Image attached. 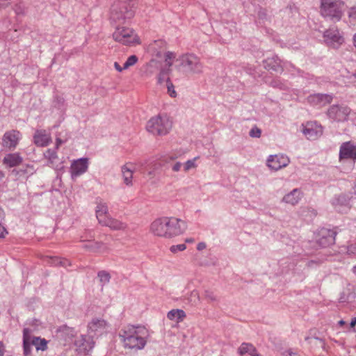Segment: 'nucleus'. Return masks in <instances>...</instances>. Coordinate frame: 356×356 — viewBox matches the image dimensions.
Instances as JSON below:
<instances>
[{"mask_svg": "<svg viewBox=\"0 0 356 356\" xmlns=\"http://www.w3.org/2000/svg\"><path fill=\"white\" fill-rule=\"evenodd\" d=\"M101 224L113 230H124L127 228L124 222L110 217H107Z\"/></svg>", "mask_w": 356, "mask_h": 356, "instance_id": "obj_25", "label": "nucleus"}, {"mask_svg": "<svg viewBox=\"0 0 356 356\" xmlns=\"http://www.w3.org/2000/svg\"><path fill=\"white\" fill-rule=\"evenodd\" d=\"M332 97L327 94H314L307 97V102L312 106H323L332 102Z\"/></svg>", "mask_w": 356, "mask_h": 356, "instance_id": "obj_21", "label": "nucleus"}, {"mask_svg": "<svg viewBox=\"0 0 356 356\" xmlns=\"http://www.w3.org/2000/svg\"><path fill=\"white\" fill-rule=\"evenodd\" d=\"M166 86L168 88V93L169 94V95L172 97H175L177 96V92L175 90L172 83L170 81L169 78H167Z\"/></svg>", "mask_w": 356, "mask_h": 356, "instance_id": "obj_43", "label": "nucleus"}, {"mask_svg": "<svg viewBox=\"0 0 356 356\" xmlns=\"http://www.w3.org/2000/svg\"><path fill=\"white\" fill-rule=\"evenodd\" d=\"M63 140L60 138H56V148L58 149L59 147V146L63 143Z\"/></svg>", "mask_w": 356, "mask_h": 356, "instance_id": "obj_55", "label": "nucleus"}, {"mask_svg": "<svg viewBox=\"0 0 356 356\" xmlns=\"http://www.w3.org/2000/svg\"><path fill=\"white\" fill-rule=\"evenodd\" d=\"M349 22L353 26H356V6L351 7L348 10Z\"/></svg>", "mask_w": 356, "mask_h": 356, "instance_id": "obj_41", "label": "nucleus"}, {"mask_svg": "<svg viewBox=\"0 0 356 356\" xmlns=\"http://www.w3.org/2000/svg\"><path fill=\"white\" fill-rule=\"evenodd\" d=\"M113 39L125 45L138 43V38L134 31L129 28L118 27L113 33Z\"/></svg>", "mask_w": 356, "mask_h": 356, "instance_id": "obj_6", "label": "nucleus"}, {"mask_svg": "<svg viewBox=\"0 0 356 356\" xmlns=\"http://www.w3.org/2000/svg\"><path fill=\"white\" fill-rule=\"evenodd\" d=\"M22 138L21 133L17 130L6 131L2 138V145L10 150L14 149L17 146Z\"/></svg>", "mask_w": 356, "mask_h": 356, "instance_id": "obj_10", "label": "nucleus"}, {"mask_svg": "<svg viewBox=\"0 0 356 356\" xmlns=\"http://www.w3.org/2000/svg\"><path fill=\"white\" fill-rule=\"evenodd\" d=\"M302 133L309 140H316L322 135L323 128L314 123H307L303 128Z\"/></svg>", "mask_w": 356, "mask_h": 356, "instance_id": "obj_18", "label": "nucleus"}, {"mask_svg": "<svg viewBox=\"0 0 356 356\" xmlns=\"http://www.w3.org/2000/svg\"><path fill=\"white\" fill-rule=\"evenodd\" d=\"M325 42L334 48H337L343 42V38L338 29L332 28L325 31L323 35Z\"/></svg>", "mask_w": 356, "mask_h": 356, "instance_id": "obj_14", "label": "nucleus"}, {"mask_svg": "<svg viewBox=\"0 0 356 356\" xmlns=\"http://www.w3.org/2000/svg\"><path fill=\"white\" fill-rule=\"evenodd\" d=\"M345 324H346V322L343 320H341L339 321V325H343Z\"/></svg>", "mask_w": 356, "mask_h": 356, "instance_id": "obj_59", "label": "nucleus"}, {"mask_svg": "<svg viewBox=\"0 0 356 356\" xmlns=\"http://www.w3.org/2000/svg\"><path fill=\"white\" fill-rule=\"evenodd\" d=\"M261 134V129L257 127H254L252 129H251V130L250 131V133H249L250 136H251L252 138H260Z\"/></svg>", "mask_w": 356, "mask_h": 356, "instance_id": "obj_46", "label": "nucleus"}, {"mask_svg": "<svg viewBox=\"0 0 356 356\" xmlns=\"http://www.w3.org/2000/svg\"><path fill=\"white\" fill-rule=\"evenodd\" d=\"M186 245L185 244L182 243V244L172 245L170 248V250L172 253H177L178 252L184 251V250H186Z\"/></svg>", "mask_w": 356, "mask_h": 356, "instance_id": "obj_44", "label": "nucleus"}, {"mask_svg": "<svg viewBox=\"0 0 356 356\" xmlns=\"http://www.w3.org/2000/svg\"><path fill=\"white\" fill-rule=\"evenodd\" d=\"M31 339V330L29 328H24L23 330V348L25 356H29L31 355V346H32Z\"/></svg>", "mask_w": 356, "mask_h": 356, "instance_id": "obj_29", "label": "nucleus"}, {"mask_svg": "<svg viewBox=\"0 0 356 356\" xmlns=\"http://www.w3.org/2000/svg\"><path fill=\"white\" fill-rule=\"evenodd\" d=\"M25 10H26V8H25L24 5L22 3H18L14 6V10H15V13L18 15H24Z\"/></svg>", "mask_w": 356, "mask_h": 356, "instance_id": "obj_45", "label": "nucleus"}, {"mask_svg": "<svg viewBox=\"0 0 356 356\" xmlns=\"http://www.w3.org/2000/svg\"><path fill=\"white\" fill-rule=\"evenodd\" d=\"M10 0H0V7H4L7 6Z\"/></svg>", "mask_w": 356, "mask_h": 356, "instance_id": "obj_54", "label": "nucleus"}, {"mask_svg": "<svg viewBox=\"0 0 356 356\" xmlns=\"http://www.w3.org/2000/svg\"><path fill=\"white\" fill-rule=\"evenodd\" d=\"M114 67H115V69L118 72H122V70H124L123 67H122L119 65V63H118V62H115V63H114Z\"/></svg>", "mask_w": 356, "mask_h": 356, "instance_id": "obj_52", "label": "nucleus"}, {"mask_svg": "<svg viewBox=\"0 0 356 356\" xmlns=\"http://www.w3.org/2000/svg\"><path fill=\"white\" fill-rule=\"evenodd\" d=\"M354 192L356 194V179H355V184H354Z\"/></svg>", "mask_w": 356, "mask_h": 356, "instance_id": "obj_61", "label": "nucleus"}, {"mask_svg": "<svg viewBox=\"0 0 356 356\" xmlns=\"http://www.w3.org/2000/svg\"><path fill=\"white\" fill-rule=\"evenodd\" d=\"M4 177V173L0 171V181Z\"/></svg>", "mask_w": 356, "mask_h": 356, "instance_id": "obj_60", "label": "nucleus"}, {"mask_svg": "<svg viewBox=\"0 0 356 356\" xmlns=\"http://www.w3.org/2000/svg\"><path fill=\"white\" fill-rule=\"evenodd\" d=\"M7 231L4 227L0 225V238H3L5 234H7Z\"/></svg>", "mask_w": 356, "mask_h": 356, "instance_id": "obj_50", "label": "nucleus"}, {"mask_svg": "<svg viewBox=\"0 0 356 356\" xmlns=\"http://www.w3.org/2000/svg\"><path fill=\"white\" fill-rule=\"evenodd\" d=\"M181 166L183 164L181 162H176L172 165V170L173 172H177L181 170Z\"/></svg>", "mask_w": 356, "mask_h": 356, "instance_id": "obj_48", "label": "nucleus"}, {"mask_svg": "<svg viewBox=\"0 0 356 356\" xmlns=\"http://www.w3.org/2000/svg\"><path fill=\"white\" fill-rule=\"evenodd\" d=\"M34 143L40 147L47 146L51 142V138L44 130H37L33 136Z\"/></svg>", "mask_w": 356, "mask_h": 356, "instance_id": "obj_22", "label": "nucleus"}, {"mask_svg": "<svg viewBox=\"0 0 356 356\" xmlns=\"http://www.w3.org/2000/svg\"><path fill=\"white\" fill-rule=\"evenodd\" d=\"M204 298L209 302H217L218 300L217 296L215 294L214 291L210 289H205L203 293Z\"/></svg>", "mask_w": 356, "mask_h": 356, "instance_id": "obj_37", "label": "nucleus"}, {"mask_svg": "<svg viewBox=\"0 0 356 356\" xmlns=\"http://www.w3.org/2000/svg\"><path fill=\"white\" fill-rule=\"evenodd\" d=\"M135 11L136 6L134 2H122L114 6L111 18L120 24H123L134 17Z\"/></svg>", "mask_w": 356, "mask_h": 356, "instance_id": "obj_4", "label": "nucleus"}, {"mask_svg": "<svg viewBox=\"0 0 356 356\" xmlns=\"http://www.w3.org/2000/svg\"><path fill=\"white\" fill-rule=\"evenodd\" d=\"M132 164L131 163H126L121 168V172L124 180V183L129 186H132V179L134 170L131 168Z\"/></svg>", "mask_w": 356, "mask_h": 356, "instance_id": "obj_24", "label": "nucleus"}, {"mask_svg": "<svg viewBox=\"0 0 356 356\" xmlns=\"http://www.w3.org/2000/svg\"><path fill=\"white\" fill-rule=\"evenodd\" d=\"M31 342L37 350H45L47 348V342L44 339L31 336Z\"/></svg>", "mask_w": 356, "mask_h": 356, "instance_id": "obj_30", "label": "nucleus"}, {"mask_svg": "<svg viewBox=\"0 0 356 356\" xmlns=\"http://www.w3.org/2000/svg\"><path fill=\"white\" fill-rule=\"evenodd\" d=\"M302 196V192L300 189L295 188L292 190L290 193L286 194L283 198L282 202L289 204L291 205L297 204L300 200H301Z\"/></svg>", "mask_w": 356, "mask_h": 356, "instance_id": "obj_23", "label": "nucleus"}, {"mask_svg": "<svg viewBox=\"0 0 356 356\" xmlns=\"http://www.w3.org/2000/svg\"><path fill=\"white\" fill-rule=\"evenodd\" d=\"M49 263L51 265H60L65 267L69 265V262L67 259L59 257H50Z\"/></svg>", "mask_w": 356, "mask_h": 356, "instance_id": "obj_39", "label": "nucleus"}, {"mask_svg": "<svg viewBox=\"0 0 356 356\" xmlns=\"http://www.w3.org/2000/svg\"><path fill=\"white\" fill-rule=\"evenodd\" d=\"M284 356H300L298 354L296 353H293L291 350L286 351L283 353Z\"/></svg>", "mask_w": 356, "mask_h": 356, "instance_id": "obj_53", "label": "nucleus"}, {"mask_svg": "<svg viewBox=\"0 0 356 356\" xmlns=\"http://www.w3.org/2000/svg\"><path fill=\"white\" fill-rule=\"evenodd\" d=\"M206 247H207V245H206V243H204V242H200V243H199L197 244V249L198 250H200H200H204V249L206 248Z\"/></svg>", "mask_w": 356, "mask_h": 356, "instance_id": "obj_51", "label": "nucleus"}, {"mask_svg": "<svg viewBox=\"0 0 356 356\" xmlns=\"http://www.w3.org/2000/svg\"><path fill=\"white\" fill-rule=\"evenodd\" d=\"M355 325H356V317L353 318L351 319V321H350V327L351 328H353V327H355Z\"/></svg>", "mask_w": 356, "mask_h": 356, "instance_id": "obj_56", "label": "nucleus"}, {"mask_svg": "<svg viewBox=\"0 0 356 356\" xmlns=\"http://www.w3.org/2000/svg\"><path fill=\"white\" fill-rule=\"evenodd\" d=\"M188 302L193 306H196L200 302V297L197 291H192L187 297Z\"/></svg>", "mask_w": 356, "mask_h": 356, "instance_id": "obj_34", "label": "nucleus"}, {"mask_svg": "<svg viewBox=\"0 0 356 356\" xmlns=\"http://www.w3.org/2000/svg\"><path fill=\"white\" fill-rule=\"evenodd\" d=\"M138 61V58L135 55L130 56L126 62L124 63L123 68L128 69L129 67L134 65Z\"/></svg>", "mask_w": 356, "mask_h": 356, "instance_id": "obj_42", "label": "nucleus"}, {"mask_svg": "<svg viewBox=\"0 0 356 356\" xmlns=\"http://www.w3.org/2000/svg\"><path fill=\"white\" fill-rule=\"evenodd\" d=\"M148 332L144 327L128 325L119 332V337L126 349L139 350L145 348L148 338Z\"/></svg>", "mask_w": 356, "mask_h": 356, "instance_id": "obj_1", "label": "nucleus"}, {"mask_svg": "<svg viewBox=\"0 0 356 356\" xmlns=\"http://www.w3.org/2000/svg\"><path fill=\"white\" fill-rule=\"evenodd\" d=\"M286 65V62L281 60L276 56L272 58H268L264 60V66L267 70H271L279 73H282L283 72L284 67Z\"/></svg>", "mask_w": 356, "mask_h": 356, "instance_id": "obj_20", "label": "nucleus"}, {"mask_svg": "<svg viewBox=\"0 0 356 356\" xmlns=\"http://www.w3.org/2000/svg\"><path fill=\"white\" fill-rule=\"evenodd\" d=\"M107 206L104 204H99L96 208V216L99 223H102L108 216L107 213Z\"/></svg>", "mask_w": 356, "mask_h": 356, "instance_id": "obj_31", "label": "nucleus"}, {"mask_svg": "<svg viewBox=\"0 0 356 356\" xmlns=\"http://www.w3.org/2000/svg\"><path fill=\"white\" fill-rule=\"evenodd\" d=\"M353 273L356 275V266L353 268Z\"/></svg>", "mask_w": 356, "mask_h": 356, "instance_id": "obj_62", "label": "nucleus"}, {"mask_svg": "<svg viewBox=\"0 0 356 356\" xmlns=\"http://www.w3.org/2000/svg\"><path fill=\"white\" fill-rule=\"evenodd\" d=\"M180 66L186 72L193 74H201L203 72V64L200 58L193 54H186L180 56Z\"/></svg>", "mask_w": 356, "mask_h": 356, "instance_id": "obj_5", "label": "nucleus"}, {"mask_svg": "<svg viewBox=\"0 0 356 356\" xmlns=\"http://www.w3.org/2000/svg\"><path fill=\"white\" fill-rule=\"evenodd\" d=\"M75 334L76 332L74 328L65 325L59 327L56 331V337L57 339L63 342L72 341Z\"/></svg>", "mask_w": 356, "mask_h": 356, "instance_id": "obj_19", "label": "nucleus"}, {"mask_svg": "<svg viewBox=\"0 0 356 356\" xmlns=\"http://www.w3.org/2000/svg\"><path fill=\"white\" fill-rule=\"evenodd\" d=\"M350 111V108L347 106L334 104L328 108L327 115L334 122H342L348 120Z\"/></svg>", "mask_w": 356, "mask_h": 356, "instance_id": "obj_7", "label": "nucleus"}, {"mask_svg": "<svg viewBox=\"0 0 356 356\" xmlns=\"http://www.w3.org/2000/svg\"><path fill=\"white\" fill-rule=\"evenodd\" d=\"M344 3L340 0H321L320 13L325 19L337 22L341 20Z\"/></svg>", "mask_w": 356, "mask_h": 356, "instance_id": "obj_2", "label": "nucleus"}, {"mask_svg": "<svg viewBox=\"0 0 356 356\" xmlns=\"http://www.w3.org/2000/svg\"><path fill=\"white\" fill-rule=\"evenodd\" d=\"M108 323L103 318H93L88 324V333L95 338L107 332Z\"/></svg>", "mask_w": 356, "mask_h": 356, "instance_id": "obj_9", "label": "nucleus"}, {"mask_svg": "<svg viewBox=\"0 0 356 356\" xmlns=\"http://www.w3.org/2000/svg\"><path fill=\"white\" fill-rule=\"evenodd\" d=\"M3 348H4L3 343L0 341V356H2L3 354Z\"/></svg>", "mask_w": 356, "mask_h": 356, "instance_id": "obj_57", "label": "nucleus"}, {"mask_svg": "<svg viewBox=\"0 0 356 356\" xmlns=\"http://www.w3.org/2000/svg\"><path fill=\"white\" fill-rule=\"evenodd\" d=\"M35 170L32 165H26V166H23L18 171V174L20 175H26L27 177L32 175L35 173Z\"/></svg>", "mask_w": 356, "mask_h": 356, "instance_id": "obj_36", "label": "nucleus"}, {"mask_svg": "<svg viewBox=\"0 0 356 356\" xmlns=\"http://www.w3.org/2000/svg\"><path fill=\"white\" fill-rule=\"evenodd\" d=\"M165 217L157 218L150 225V232L155 236L168 238Z\"/></svg>", "mask_w": 356, "mask_h": 356, "instance_id": "obj_15", "label": "nucleus"}, {"mask_svg": "<svg viewBox=\"0 0 356 356\" xmlns=\"http://www.w3.org/2000/svg\"><path fill=\"white\" fill-rule=\"evenodd\" d=\"M356 160V143L348 141L341 144L339 149V160Z\"/></svg>", "mask_w": 356, "mask_h": 356, "instance_id": "obj_12", "label": "nucleus"}, {"mask_svg": "<svg viewBox=\"0 0 356 356\" xmlns=\"http://www.w3.org/2000/svg\"><path fill=\"white\" fill-rule=\"evenodd\" d=\"M4 164L10 168L17 166L22 162V158L19 153L6 154L3 160Z\"/></svg>", "mask_w": 356, "mask_h": 356, "instance_id": "obj_28", "label": "nucleus"}, {"mask_svg": "<svg viewBox=\"0 0 356 356\" xmlns=\"http://www.w3.org/2000/svg\"><path fill=\"white\" fill-rule=\"evenodd\" d=\"M167 317L172 321H181L186 317V314L181 309H172L168 313Z\"/></svg>", "mask_w": 356, "mask_h": 356, "instance_id": "obj_32", "label": "nucleus"}, {"mask_svg": "<svg viewBox=\"0 0 356 356\" xmlns=\"http://www.w3.org/2000/svg\"><path fill=\"white\" fill-rule=\"evenodd\" d=\"M165 218H167L166 227L168 238L179 236L186 229V224L184 220L175 217H165Z\"/></svg>", "mask_w": 356, "mask_h": 356, "instance_id": "obj_8", "label": "nucleus"}, {"mask_svg": "<svg viewBox=\"0 0 356 356\" xmlns=\"http://www.w3.org/2000/svg\"><path fill=\"white\" fill-rule=\"evenodd\" d=\"M353 76L356 79V71L353 73Z\"/></svg>", "mask_w": 356, "mask_h": 356, "instance_id": "obj_63", "label": "nucleus"}, {"mask_svg": "<svg viewBox=\"0 0 356 356\" xmlns=\"http://www.w3.org/2000/svg\"><path fill=\"white\" fill-rule=\"evenodd\" d=\"M238 353L241 355L248 354L250 356H261L256 348L250 343H243L238 348Z\"/></svg>", "mask_w": 356, "mask_h": 356, "instance_id": "obj_27", "label": "nucleus"}, {"mask_svg": "<svg viewBox=\"0 0 356 356\" xmlns=\"http://www.w3.org/2000/svg\"><path fill=\"white\" fill-rule=\"evenodd\" d=\"M175 58V54L173 52L168 51L165 54V63L168 67L165 70L170 71V67L172 65L173 59Z\"/></svg>", "mask_w": 356, "mask_h": 356, "instance_id": "obj_40", "label": "nucleus"}, {"mask_svg": "<svg viewBox=\"0 0 356 356\" xmlns=\"http://www.w3.org/2000/svg\"><path fill=\"white\" fill-rule=\"evenodd\" d=\"M168 72H168V70H165V69H163V70L161 71V72H160V74H159V77H158V82H159V83H162V81L164 80V78H165L164 76H165V75H167V74H168Z\"/></svg>", "mask_w": 356, "mask_h": 356, "instance_id": "obj_47", "label": "nucleus"}, {"mask_svg": "<svg viewBox=\"0 0 356 356\" xmlns=\"http://www.w3.org/2000/svg\"><path fill=\"white\" fill-rule=\"evenodd\" d=\"M348 254H356V244H352L348 248Z\"/></svg>", "mask_w": 356, "mask_h": 356, "instance_id": "obj_49", "label": "nucleus"}, {"mask_svg": "<svg viewBox=\"0 0 356 356\" xmlns=\"http://www.w3.org/2000/svg\"><path fill=\"white\" fill-rule=\"evenodd\" d=\"M185 241H186V243H192L195 241V240L193 238H186Z\"/></svg>", "mask_w": 356, "mask_h": 356, "instance_id": "obj_58", "label": "nucleus"}, {"mask_svg": "<svg viewBox=\"0 0 356 356\" xmlns=\"http://www.w3.org/2000/svg\"><path fill=\"white\" fill-rule=\"evenodd\" d=\"M172 122L166 115H159L150 118L147 122L146 129L154 136H163L169 133Z\"/></svg>", "mask_w": 356, "mask_h": 356, "instance_id": "obj_3", "label": "nucleus"}, {"mask_svg": "<svg viewBox=\"0 0 356 356\" xmlns=\"http://www.w3.org/2000/svg\"><path fill=\"white\" fill-rule=\"evenodd\" d=\"M289 163V158L284 154L270 155L267 159L268 167L275 171L286 167Z\"/></svg>", "mask_w": 356, "mask_h": 356, "instance_id": "obj_11", "label": "nucleus"}, {"mask_svg": "<svg viewBox=\"0 0 356 356\" xmlns=\"http://www.w3.org/2000/svg\"><path fill=\"white\" fill-rule=\"evenodd\" d=\"M83 247L97 253H106L109 250L108 247L106 244L97 241H90L88 244L84 245Z\"/></svg>", "mask_w": 356, "mask_h": 356, "instance_id": "obj_26", "label": "nucleus"}, {"mask_svg": "<svg viewBox=\"0 0 356 356\" xmlns=\"http://www.w3.org/2000/svg\"><path fill=\"white\" fill-rule=\"evenodd\" d=\"M74 344L80 352L88 353L94 347V338L88 333L86 335L83 334L75 340Z\"/></svg>", "mask_w": 356, "mask_h": 356, "instance_id": "obj_17", "label": "nucleus"}, {"mask_svg": "<svg viewBox=\"0 0 356 356\" xmlns=\"http://www.w3.org/2000/svg\"><path fill=\"white\" fill-rule=\"evenodd\" d=\"M44 156L48 159L49 161V164L51 166V167H54V168H57V166H56L54 165V163L56 161V160L58 159V156H57V153L55 150L54 149H48L44 153Z\"/></svg>", "mask_w": 356, "mask_h": 356, "instance_id": "obj_33", "label": "nucleus"}, {"mask_svg": "<svg viewBox=\"0 0 356 356\" xmlns=\"http://www.w3.org/2000/svg\"><path fill=\"white\" fill-rule=\"evenodd\" d=\"M336 232L333 230L323 228L318 234L316 242L323 247L325 248L334 243Z\"/></svg>", "mask_w": 356, "mask_h": 356, "instance_id": "obj_13", "label": "nucleus"}, {"mask_svg": "<svg viewBox=\"0 0 356 356\" xmlns=\"http://www.w3.org/2000/svg\"><path fill=\"white\" fill-rule=\"evenodd\" d=\"M88 168V160L81 158L74 161L70 166V173L72 179H74L85 173Z\"/></svg>", "mask_w": 356, "mask_h": 356, "instance_id": "obj_16", "label": "nucleus"}, {"mask_svg": "<svg viewBox=\"0 0 356 356\" xmlns=\"http://www.w3.org/2000/svg\"><path fill=\"white\" fill-rule=\"evenodd\" d=\"M97 276L102 286L108 284L110 282L111 275L108 272L105 270L99 271L97 274Z\"/></svg>", "mask_w": 356, "mask_h": 356, "instance_id": "obj_38", "label": "nucleus"}, {"mask_svg": "<svg viewBox=\"0 0 356 356\" xmlns=\"http://www.w3.org/2000/svg\"><path fill=\"white\" fill-rule=\"evenodd\" d=\"M199 159V156H196L193 159L188 160L183 164L184 171L185 172H188L192 169H195L197 168L196 161Z\"/></svg>", "mask_w": 356, "mask_h": 356, "instance_id": "obj_35", "label": "nucleus"}]
</instances>
